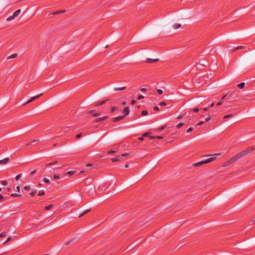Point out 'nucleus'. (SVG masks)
<instances>
[{
    "label": "nucleus",
    "mask_w": 255,
    "mask_h": 255,
    "mask_svg": "<svg viewBox=\"0 0 255 255\" xmlns=\"http://www.w3.org/2000/svg\"><path fill=\"white\" fill-rule=\"evenodd\" d=\"M255 150V145L252 147H250L245 150H244L231 158V160H237L243 157L249 153H252Z\"/></svg>",
    "instance_id": "f257e3e1"
},
{
    "label": "nucleus",
    "mask_w": 255,
    "mask_h": 255,
    "mask_svg": "<svg viewBox=\"0 0 255 255\" xmlns=\"http://www.w3.org/2000/svg\"><path fill=\"white\" fill-rule=\"evenodd\" d=\"M215 159V157H210V158H207L206 159L203 160L198 162L195 163L193 164V166L194 167H198L202 164L210 163V162H212V161L214 160Z\"/></svg>",
    "instance_id": "f03ea898"
},
{
    "label": "nucleus",
    "mask_w": 255,
    "mask_h": 255,
    "mask_svg": "<svg viewBox=\"0 0 255 255\" xmlns=\"http://www.w3.org/2000/svg\"><path fill=\"white\" fill-rule=\"evenodd\" d=\"M20 11H21L20 9H17L13 13L12 15L9 16L6 19V20L9 21V20H12L13 19H14L15 17H17L20 14Z\"/></svg>",
    "instance_id": "7ed1b4c3"
},
{
    "label": "nucleus",
    "mask_w": 255,
    "mask_h": 255,
    "mask_svg": "<svg viewBox=\"0 0 255 255\" xmlns=\"http://www.w3.org/2000/svg\"><path fill=\"white\" fill-rule=\"evenodd\" d=\"M125 117V116H118L117 117L113 118L112 121L113 122L116 123V122H118L120 121L123 120Z\"/></svg>",
    "instance_id": "20e7f679"
},
{
    "label": "nucleus",
    "mask_w": 255,
    "mask_h": 255,
    "mask_svg": "<svg viewBox=\"0 0 255 255\" xmlns=\"http://www.w3.org/2000/svg\"><path fill=\"white\" fill-rule=\"evenodd\" d=\"M42 95V94H39V95H37L35 96H34L33 97H32L31 99H30L29 100H28L27 102L26 103V104H28V103H29L32 101H33L34 100L38 99V98H39L41 95Z\"/></svg>",
    "instance_id": "39448f33"
},
{
    "label": "nucleus",
    "mask_w": 255,
    "mask_h": 255,
    "mask_svg": "<svg viewBox=\"0 0 255 255\" xmlns=\"http://www.w3.org/2000/svg\"><path fill=\"white\" fill-rule=\"evenodd\" d=\"M159 61V59H150V58H147L146 59L145 62L148 63H152L155 62H157Z\"/></svg>",
    "instance_id": "423d86ee"
},
{
    "label": "nucleus",
    "mask_w": 255,
    "mask_h": 255,
    "mask_svg": "<svg viewBox=\"0 0 255 255\" xmlns=\"http://www.w3.org/2000/svg\"><path fill=\"white\" fill-rule=\"evenodd\" d=\"M9 161V158L6 157L2 160H0V164H5L8 163Z\"/></svg>",
    "instance_id": "0eeeda50"
},
{
    "label": "nucleus",
    "mask_w": 255,
    "mask_h": 255,
    "mask_svg": "<svg viewBox=\"0 0 255 255\" xmlns=\"http://www.w3.org/2000/svg\"><path fill=\"white\" fill-rule=\"evenodd\" d=\"M108 100H109L108 99H107L105 100H103L101 102H97L95 103V106H99L103 105L105 104L106 103V102L108 101Z\"/></svg>",
    "instance_id": "6e6552de"
},
{
    "label": "nucleus",
    "mask_w": 255,
    "mask_h": 255,
    "mask_svg": "<svg viewBox=\"0 0 255 255\" xmlns=\"http://www.w3.org/2000/svg\"><path fill=\"white\" fill-rule=\"evenodd\" d=\"M108 118H109L108 116H104L102 118H98L96 120L95 122L97 123V122H100L104 121V120L107 119Z\"/></svg>",
    "instance_id": "1a4fd4ad"
},
{
    "label": "nucleus",
    "mask_w": 255,
    "mask_h": 255,
    "mask_svg": "<svg viewBox=\"0 0 255 255\" xmlns=\"http://www.w3.org/2000/svg\"><path fill=\"white\" fill-rule=\"evenodd\" d=\"M129 113V108L128 107H126L124 108L123 113L125 114L124 116H125V117L128 115Z\"/></svg>",
    "instance_id": "9d476101"
},
{
    "label": "nucleus",
    "mask_w": 255,
    "mask_h": 255,
    "mask_svg": "<svg viewBox=\"0 0 255 255\" xmlns=\"http://www.w3.org/2000/svg\"><path fill=\"white\" fill-rule=\"evenodd\" d=\"M65 11V10H57L55 11L53 13V14L54 15H57L61 13H63Z\"/></svg>",
    "instance_id": "9b49d317"
},
{
    "label": "nucleus",
    "mask_w": 255,
    "mask_h": 255,
    "mask_svg": "<svg viewBox=\"0 0 255 255\" xmlns=\"http://www.w3.org/2000/svg\"><path fill=\"white\" fill-rule=\"evenodd\" d=\"M236 161V160H231V158H230L228 161H227L226 162L225 166L229 165L230 164L234 163Z\"/></svg>",
    "instance_id": "f8f14e48"
},
{
    "label": "nucleus",
    "mask_w": 255,
    "mask_h": 255,
    "mask_svg": "<svg viewBox=\"0 0 255 255\" xmlns=\"http://www.w3.org/2000/svg\"><path fill=\"white\" fill-rule=\"evenodd\" d=\"M126 89V87H121V88H116L114 89V91H123V90H124Z\"/></svg>",
    "instance_id": "ddd939ff"
},
{
    "label": "nucleus",
    "mask_w": 255,
    "mask_h": 255,
    "mask_svg": "<svg viewBox=\"0 0 255 255\" xmlns=\"http://www.w3.org/2000/svg\"><path fill=\"white\" fill-rule=\"evenodd\" d=\"M90 210H91V209H88V210H85V211H84V212L82 214L79 215V217L80 218V217H82L84 215H85L87 213H89L90 211Z\"/></svg>",
    "instance_id": "4468645a"
},
{
    "label": "nucleus",
    "mask_w": 255,
    "mask_h": 255,
    "mask_svg": "<svg viewBox=\"0 0 255 255\" xmlns=\"http://www.w3.org/2000/svg\"><path fill=\"white\" fill-rule=\"evenodd\" d=\"M120 158H121V157L118 156V157H116L115 158H113L111 160L113 162H117V161H119L120 160Z\"/></svg>",
    "instance_id": "2eb2a0df"
},
{
    "label": "nucleus",
    "mask_w": 255,
    "mask_h": 255,
    "mask_svg": "<svg viewBox=\"0 0 255 255\" xmlns=\"http://www.w3.org/2000/svg\"><path fill=\"white\" fill-rule=\"evenodd\" d=\"M57 163H58V161H54L53 162H52L51 163L47 164L46 165V166H52V165H54L57 164Z\"/></svg>",
    "instance_id": "dca6fc26"
},
{
    "label": "nucleus",
    "mask_w": 255,
    "mask_h": 255,
    "mask_svg": "<svg viewBox=\"0 0 255 255\" xmlns=\"http://www.w3.org/2000/svg\"><path fill=\"white\" fill-rule=\"evenodd\" d=\"M245 84L244 82H242L237 85V87L240 89H242L245 87Z\"/></svg>",
    "instance_id": "f3484780"
},
{
    "label": "nucleus",
    "mask_w": 255,
    "mask_h": 255,
    "mask_svg": "<svg viewBox=\"0 0 255 255\" xmlns=\"http://www.w3.org/2000/svg\"><path fill=\"white\" fill-rule=\"evenodd\" d=\"M75 173V171H70L66 173V175H72Z\"/></svg>",
    "instance_id": "a211bd4d"
},
{
    "label": "nucleus",
    "mask_w": 255,
    "mask_h": 255,
    "mask_svg": "<svg viewBox=\"0 0 255 255\" xmlns=\"http://www.w3.org/2000/svg\"><path fill=\"white\" fill-rule=\"evenodd\" d=\"M17 56V54L14 53V54H13L11 55L10 56H8L7 59L14 58L16 57Z\"/></svg>",
    "instance_id": "6ab92c4d"
},
{
    "label": "nucleus",
    "mask_w": 255,
    "mask_h": 255,
    "mask_svg": "<svg viewBox=\"0 0 255 255\" xmlns=\"http://www.w3.org/2000/svg\"><path fill=\"white\" fill-rule=\"evenodd\" d=\"M181 27V24L179 23H176L173 25V27L174 29H178Z\"/></svg>",
    "instance_id": "aec40b11"
},
{
    "label": "nucleus",
    "mask_w": 255,
    "mask_h": 255,
    "mask_svg": "<svg viewBox=\"0 0 255 255\" xmlns=\"http://www.w3.org/2000/svg\"><path fill=\"white\" fill-rule=\"evenodd\" d=\"M45 192L43 190H40L38 191V196H41L44 195Z\"/></svg>",
    "instance_id": "412c9836"
},
{
    "label": "nucleus",
    "mask_w": 255,
    "mask_h": 255,
    "mask_svg": "<svg viewBox=\"0 0 255 255\" xmlns=\"http://www.w3.org/2000/svg\"><path fill=\"white\" fill-rule=\"evenodd\" d=\"M10 196H11L12 197H20L21 195L20 194H16V193H12V194H10Z\"/></svg>",
    "instance_id": "4be33fe9"
},
{
    "label": "nucleus",
    "mask_w": 255,
    "mask_h": 255,
    "mask_svg": "<svg viewBox=\"0 0 255 255\" xmlns=\"http://www.w3.org/2000/svg\"><path fill=\"white\" fill-rule=\"evenodd\" d=\"M244 48H245V47L243 46H239L237 47L236 48H235V49H234L233 50V51H235L236 50H239V49H244Z\"/></svg>",
    "instance_id": "5701e85b"
},
{
    "label": "nucleus",
    "mask_w": 255,
    "mask_h": 255,
    "mask_svg": "<svg viewBox=\"0 0 255 255\" xmlns=\"http://www.w3.org/2000/svg\"><path fill=\"white\" fill-rule=\"evenodd\" d=\"M118 109V108L117 107H112L111 112L114 113L115 111H117Z\"/></svg>",
    "instance_id": "b1692460"
},
{
    "label": "nucleus",
    "mask_w": 255,
    "mask_h": 255,
    "mask_svg": "<svg viewBox=\"0 0 255 255\" xmlns=\"http://www.w3.org/2000/svg\"><path fill=\"white\" fill-rule=\"evenodd\" d=\"M148 114V112L145 110H143L141 112V115L143 116H146Z\"/></svg>",
    "instance_id": "393cba45"
},
{
    "label": "nucleus",
    "mask_w": 255,
    "mask_h": 255,
    "mask_svg": "<svg viewBox=\"0 0 255 255\" xmlns=\"http://www.w3.org/2000/svg\"><path fill=\"white\" fill-rule=\"evenodd\" d=\"M52 207H53L52 205H50L47 206H46L45 207V210H49L50 209H51Z\"/></svg>",
    "instance_id": "a878e982"
},
{
    "label": "nucleus",
    "mask_w": 255,
    "mask_h": 255,
    "mask_svg": "<svg viewBox=\"0 0 255 255\" xmlns=\"http://www.w3.org/2000/svg\"><path fill=\"white\" fill-rule=\"evenodd\" d=\"M233 116V114H230V115H226L224 117L223 119H225L231 118Z\"/></svg>",
    "instance_id": "bb28decb"
},
{
    "label": "nucleus",
    "mask_w": 255,
    "mask_h": 255,
    "mask_svg": "<svg viewBox=\"0 0 255 255\" xmlns=\"http://www.w3.org/2000/svg\"><path fill=\"white\" fill-rule=\"evenodd\" d=\"M36 193V190H33L29 194L31 196H34Z\"/></svg>",
    "instance_id": "cd10ccee"
},
{
    "label": "nucleus",
    "mask_w": 255,
    "mask_h": 255,
    "mask_svg": "<svg viewBox=\"0 0 255 255\" xmlns=\"http://www.w3.org/2000/svg\"><path fill=\"white\" fill-rule=\"evenodd\" d=\"M5 235H6V232H2V233H1L0 234V238L4 237H5Z\"/></svg>",
    "instance_id": "c85d7f7f"
},
{
    "label": "nucleus",
    "mask_w": 255,
    "mask_h": 255,
    "mask_svg": "<svg viewBox=\"0 0 255 255\" xmlns=\"http://www.w3.org/2000/svg\"><path fill=\"white\" fill-rule=\"evenodd\" d=\"M11 239V237H9L7 238L6 240L3 243V244H6V243H7L8 242H9V241H10Z\"/></svg>",
    "instance_id": "c756f323"
},
{
    "label": "nucleus",
    "mask_w": 255,
    "mask_h": 255,
    "mask_svg": "<svg viewBox=\"0 0 255 255\" xmlns=\"http://www.w3.org/2000/svg\"><path fill=\"white\" fill-rule=\"evenodd\" d=\"M157 92L158 94L159 95H161L163 93V91L160 89H157Z\"/></svg>",
    "instance_id": "7c9ffc66"
},
{
    "label": "nucleus",
    "mask_w": 255,
    "mask_h": 255,
    "mask_svg": "<svg viewBox=\"0 0 255 255\" xmlns=\"http://www.w3.org/2000/svg\"><path fill=\"white\" fill-rule=\"evenodd\" d=\"M184 125L183 123H179L178 124L177 126H176V128H181L183 125Z\"/></svg>",
    "instance_id": "2f4dec72"
},
{
    "label": "nucleus",
    "mask_w": 255,
    "mask_h": 255,
    "mask_svg": "<svg viewBox=\"0 0 255 255\" xmlns=\"http://www.w3.org/2000/svg\"><path fill=\"white\" fill-rule=\"evenodd\" d=\"M73 239L69 240V241L65 243V245L67 246V245H69L71 243H72L73 242Z\"/></svg>",
    "instance_id": "473e14b6"
},
{
    "label": "nucleus",
    "mask_w": 255,
    "mask_h": 255,
    "mask_svg": "<svg viewBox=\"0 0 255 255\" xmlns=\"http://www.w3.org/2000/svg\"><path fill=\"white\" fill-rule=\"evenodd\" d=\"M199 111V109L198 108H195L193 109V112L194 113H197Z\"/></svg>",
    "instance_id": "72a5a7b5"
},
{
    "label": "nucleus",
    "mask_w": 255,
    "mask_h": 255,
    "mask_svg": "<svg viewBox=\"0 0 255 255\" xmlns=\"http://www.w3.org/2000/svg\"><path fill=\"white\" fill-rule=\"evenodd\" d=\"M53 178L54 179L57 180V179H59L60 177L57 174H54L53 176Z\"/></svg>",
    "instance_id": "f704fd0d"
},
{
    "label": "nucleus",
    "mask_w": 255,
    "mask_h": 255,
    "mask_svg": "<svg viewBox=\"0 0 255 255\" xmlns=\"http://www.w3.org/2000/svg\"><path fill=\"white\" fill-rule=\"evenodd\" d=\"M23 189L26 190V191H28L30 189V186H25L24 187H23Z\"/></svg>",
    "instance_id": "c9c22d12"
},
{
    "label": "nucleus",
    "mask_w": 255,
    "mask_h": 255,
    "mask_svg": "<svg viewBox=\"0 0 255 255\" xmlns=\"http://www.w3.org/2000/svg\"><path fill=\"white\" fill-rule=\"evenodd\" d=\"M116 152V151H115V150H110L108 152V154H114V153H115Z\"/></svg>",
    "instance_id": "e433bc0d"
},
{
    "label": "nucleus",
    "mask_w": 255,
    "mask_h": 255,
    "mask_svg": "<svg viewBox=\"0 0 255 255\" xmlns=\"http://www.w3.org/2000/svg\"><path fill=\"white\" fill-rule=\"evenodd\" d=\"M1 184H2V185H4V186L6 185L7 184V181H6V180L2 181L1 182Z\"/></svg>",
    "instance_id": "4c0bfd02"
},
{
    "label": "nucleus",
    "mask_w": 255,
    "mask_h": 255,
    "mask_svg": "<svg viewBox=\"0 0 255 255\" xmlns=\"http://www.w3.org/2000/svg\"><path fill=\"white\" fill-rule=\"evenodd\" d=\"M143 98H144V96H142V95H139L138 97H137V99L138 100H141V99H142Z\"/></svg>",
    "instance_id": "58836bf2"
},
{
    "label": "nucleus",
    "mask_w": 255,
    "mask_h": 255,
    "mask_svg": "<svg viewBox=\"0 0 255 255\" xmlns=\"http://www.w3.org/2000/svg\"><path fill=\"white\" fill-rule=\"evenodd\" d=\"M21 175H22L21 174H20L16 175L15 177V180H18L19 179V178L21 176Z\"/></svg>",
    "instance_id": "ea45409f"
},
{
    "label": "nucleus",
    "mask_w": 255,
    "mask_h": 255,
    "mask_svg": "<svg viewBox=\"0 0 255 255\" xmlns=\"http://www.w3.org/2000/svg\"><path fill=\"white\" fill-rule=\"evenodd\" d=\"M193 130V128L192 127L189 128L187 130L186 133H189Z\"/></svg>",
    "instance_id": "a19ab883"
},
{
    "label": "nucleus",
    "mask_w": 255,
    "mask_h": 255,
    "mask_svg": "<svg viewBox=\"0 0 255 255\" xmlns=\"http://www.w3.org/2000/svg\"><path fill=\"white\" fill-rule=\"evenodd\" d=\"M43 181H44V182L45 183H49V180L48 179L46 178H44L43 179Z\"/></svg>",
    "instance_id": "79ce46f5"
},
{
    "label": "nucleus",
    "mask_w": 255,
    "mask_h": 255,
    "mask_svg": "<svg viewBox=\"0 0 255 255\" xmlns=\"http://www.w3.org/2000/svg\"><path fill=\"white\" fill-rule=\"evenodd\" d=\"M81 135H82V133H80L79 134H77L76 136V137L77 138H79L81 137Z\"/></svg>",
    "instance_id": "37998d69"
},
{
    "label": "nucleus",
    "mask_w": 255,
    "mask_h": 255,
    "mask_svg": "<svg viewBox=\"0 0 255 255\" xmlns=\"http://www.w3.org/2000/svg\"><path fill=\"white\" fill-rule=\"evenodd\" d=\"M155 138H157L158 139H162L163 138V137L161 136H155Z\"/></svg>",
    "instance_id": "c03bdc74"
},
{
    "label": "nucleus",
    "mask_w": 255,
    "mask_h": 255,
    "mask_svg": "<svg viewBox=\"0 0 255 255\" xmlns=\"http://www.w3.org/2000/svg\"><path fill=\"white\" fill-rule=\"evenodd\" d=\"M136 103V101L135 100H132L130 102V104L133 105Z\"/></svg>",
    "instance_id": "a18cd8bd"
},
{
    "label": "nucleus",
    "mask_w": 255,
    "mask_h": 255,
    "mask_svg": "<svg viewBox=\"0 0 255 255\" xmlns=\"http://www.w3.org/2000/svg\"><path fill=\"white\" fill-rule=\"evenodd\" d=\"M159 105H160V106H166V104L164 102H161L159 103Z\"/></svg>",
    "instance_id": "49530a36"
},
{
    "label": "nucleus",
    "mask_w": 255,
    "mask_h": 255,
    "mask_svg": "<svg viewBox=\"0 0 255 255\" xmlns=\"http://www.w3.org/2000/svg\"><path fill=\"white\" fill-rule=\"evenodd\" d=\"M211 119V117L210 116L208 117L207 118L205 119L206 122L209 121Z\"/></svg>",
    "instance_id": "de8ad7c7"
},
{
    "label": "nucleus",
    "mask_w": 255,
    "mask_h": 255,
    "mask_svg": "<svg viewBox=\"0 0 255 255\" xmlns=\"http://www.w3.org/2000/svg\"><path fill=\"white\" fill-rule=\"evenodd\" d=\"M140 90L141 91V92H145L147 91V89L146 88H141L140 89Z\"/></svg>",
    "instance_id": "09e8293b"
},
{
    "label": "nucleus",
    "mask_w": 255,
    "mask_h": 255,
    "mask_svg": "<svg viewBox=\"0 0 255 255\" xmlns=\"http://www.w3.org/2000/svg\"><path fill=\"white\" fill-rule=\"evenodd\" d=\"M153 109L155 111H158L159 110V108L157 106L154 107Z\"/></svg>",
    "instance_id": "8fccbe9b"
},
{
    "label": "nucleus",
    "mask_w": 255,
    "mask_h": 255,
    "mask_svg": "<svg viewBox=\"0 0 255 255\" xmlns=\"http://www.w3.org/2000/svg\"><path fill=\"white\" fill-rule=\"evenodd\" d=\"M99 116H100V113H95L93 115V117H98Z\"/></svg>",
    "instance_id": "3c124183"
},
{
    "label": "nucleus",
    "mask_w": 255,
    "mask_h": 255,
    "mask_svg": "<svg viewBox=\"0 0 255 255\" xmlns=\"http://www.w3.org/2000/svg\"><path fill=\"white\" fill-rule=\"evenodd\" d=\"M148 133L147 132H146V133H145L143 134L142 135V137H147V136H148Z\"/></svg>",
    "instance_id": "603ef678"
},
{
    "label": "nucleus",
    "mask_w": 255,
    "mask_h": 255,
    "mask_svg": "<svg viewBox=\"0 0 255 255\" xmlns=\"http://www.w3.org/2000/svg\"><path fill=\"white\" fill-rule=\"evenodd\" d=\"M35 172H36V170H33V171H32V172H30V175H34L35 174Z\"/></svg>",
    "instance_id": "864d4df0"
},
{
    "label": "nucleus",
    "mask_w": 255,
    "mask_h": 255,
    "mask_svg": "<svg viewBox=\"0 0 255 255\" xmlns=\"http://www.w3.org/2000/svg\"><path fill=\"white\" fill-rule=\"evenodd\" d=\"M148 137L150 139H153L154 138H155L154 136H152V135L148 136Z\"/></svg>",
    "instance_id": "5fc2aeb1"
},
{
    "label": "nucleus",
    "mask_w": 255,
    "mask_h": 255,
    "mask_svg": "<svg viewBox=\"0 0 255 255\" xmlns=\"http://www.w3.org/2000/svg\"><path fill=\"white\" fill-rule=\"evenodd\" d=\"M223 104L222 102V101H220L219 102H218L217 104V106H221Z\"/></svg>",
    "instance_id": "6e6d98bb"
},
{
    "label": "nucleus",
    "mask_w": 255,
    "mask_h": 255,
    "mask_svg": "<svg viewBox=\"0 0 255 255\" xmlns=\"http://www.w3.org/2000/svg\"><path fill=\"white\" fill-rule=\"evenodd\" d=\"M128 155V153H125L122 154L120 157L126 156H127Z\"/></svg>",
    "instance_id": "4d7b16f0"
},
{
    "label": "nucleus",
    "mask_w": 255,
    "mask_h": 255,
    "mask_svg": "<svg viewBox=\"0 0 255 255\" xmlns=\"http://www.w3.org/2000/svg\"><path fill=\"white\" fill-rule=\"evenodd\" d=\"M94 110H90V111H88L87 113V114H92L94 113Z\"/></svg>",
    "instance_id": "13d9d810"
},
{
    "label": "nucleus",
    "mask_w": 255,
    "mask_h": 255,
    "mask_svg": "<svg viewBox=\"0 0 255 255\" xmlns=\"http://www.w3.org/2000/svg\"><path fill=\"white\" fill-rule=\"evenodd\" d=\"M214 106V103H213L210 106H209L208 107L210 108H212Z\"/></svg>",
    "instance_id": "bf43d9fd"
},
{
    "label": "nucleus",
    "mask_w": 255,
    "mask_h": 255,
    "mask_svg": "<svg viewBox=\"0 0 255 255\" xmlns=\"http://www.w3.org/2000/svg\"><path fill=\"white\" fill-rule=\"evenodd\" d=\"M20 188L19 186H16V190L18 192H20Z\"/></svg>",
    "instance_id": "052dcab7"
},
{
    "label": "nucleus",
    "mask_w": 255,
    "mask_h": 255,
    "mask_svg": "<svg viewBox=\"0 0 255 255\" xmlns=\"http://www.w3.org/2000/svg\"><path fill=\"white\" fill-rule=\"evenodd\" d=\"M143 137H142V135L141 137H139L138 138V139L139 140H143Z\"/></svg>",
    "instance_id": "680f3d73"
},
{
    "label": "nucleus",
    "mask_w": 255,
    "mask_h": 255,
    "mask_svg": "<svg viewBox=\"0 0 255 255\" xmlns=\"http://www.w3.org/2000/svg\"><path fill=\"white\" fill-rule=\"evenodd\" d=\"M227 96V95H225L223 96L222 97L221 100H224V99H225V98H226Z\"/></svg>",
    "instance_id": "e2e57ef3"
},
{
    "label": "nucleus",
    "mask_w": 255,
    "mask_h": 255,
    "mask_svg": "<svg viewBox=\"0 0 255 255\" xmlns=\"http://www.w3.org/2000/svg\"><path fill=\"white\" fill-rule=\"evenodd\" d=\"M209 109V108L208 107H207V108H204V109H203V110H204V111H208Z\"/></svg>",
    "instance_id": "0e129e2a"
},
{
    "label": "nucleus",
    "mask_w": 255,
    "mask_h": 255,
    "mask_svg": "<svg viewBox=\"0 0 255 255\" xmlns=\"http://www.w3.org/2000/svg\"><path fill=\"white\" fill-rule=\"evenodd\" d=\"M203 123H204V122H200L198 123L197 124V126L201 125H202Z\"/></svg>",
    "instance_id": "69168bd1"
},
{
    "label": "nucleus",
    "mask_w": 255,
    "mask_h": 255,
    "mask_svg": "<svg viewBox=\"0 0 255 255\" xmlns=\"http://www.w3.org/2000/svg\"><path fill=\"white\" fill-rule=\"evenodd\" d=\"M32 144V142H29V143H27V144L25 145V146H26V147H27V146H28L29 145H30V144Z\"/></svg>",
    "instance_id": "338daca9"
},
{
    "label": "nucleus",
    "mask_w": 255,
    "mask_h": 255,
    "mask_svg": "<svg viewBox=\"0 0 255 255\" xmlns=\"http://www.w3.org/2000/svg\"><path fill=\"white\" fill-rule=\"evenodd\" d=\"M92 166V164H90V163H88V164H86V167H91Z\"/></svg>",
    "instance_id": "774afa93"
}]
</instances>
